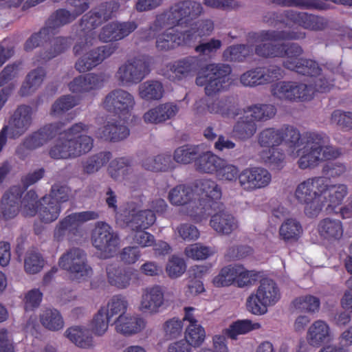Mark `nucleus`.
I'll return each mask as SVG.
<instances>
[{
	"label": "nucleus",
	"instance_id": "1",
	"mask_svg": "<svg viewBox=\"0 0 352 352\" xmlns=\"http://www.w3.org/2000/svg\"><path fill=\"white\" fill-rule=\"evenodd\" d=\"M305 37L302 32L263 31L255 37V52L264 57H285L284 66L297 73L313 78L314 87L297 82L281 81L272 85V94L280 99L307 100L311 98L314 91L326 92L333 86L330 79L333 72L327 68L321 69L313 60L301 58L303 50L296 43L286 45L279 43Z\"/></svg>",
	"mask_w": 352,
	"mask_h": 352
},
{
	"label": "nucleus",
	"instance_id": "2",
	"mask_svg": "<svg viewBox=\"0 0 352 352\" xmlns=\"http://www.w3.org/2000/svg\"><path fill=\"white\" fill-rule=\"evenodd\" d=\"M119 8L116 2H109L83 16L80 24L79 40L74 47L76 55L83 54L76 63V69L81 73L88 72L110 56L115 48L105 45L94 50L89 48L97 41L94 30L103 21L107 20Z\"/></svg>",
	"mask_w": 352,
	"mask_h": 352
},
{
	"label": "nucleus",
	"instance_id": "3",
	"mask_svg": "<svg viewBox=\"0 0 352 352\" xmlns=\"http://www.w3.org/2000/svg\"><path fill=\"white\" fill-rule=\"evenodd\" d=\"M202 12L203 8L199 3L184 1L175 3L168 10L158 15L151 30L154 32L161 28L168 30L157 36V50L168 51L179 45H189L191 38L186 36L185 31L179 32L173 28L187 25L193 18L199 16Z\"/></svg>",
	"mask_w": 352,
	"mask_h": 352
},
{
	"label": "nucleus",
	"instance_id": "4",
	"mask_svg": "<svg viewBox=\"0 0 352 352\" xmlns=\"http://www.w3.org/2000/svg\"><path fill=\"white\" fill-rule=\"evenodd\" d=\"M299 140V131L292 126L265 129L259 133L258 142L267 149L258 153L259 160L272 168L280 169L284 166L285 155L276 147L284 142L288 148H296Z\"/></svg>",
	"mask_w": 352,
	"mask_h": 352
},
{
	"label": "nucleus",
	"instance_id": "5",
	"mask_svg": "<svg viewBox=\"0 0 352 352\" xmlns=\"http://www.w3.org/2000/svg\"><path fill=\"white\" fill-rule=\"evenodd\" d=\"M287 154L292 157H299L298 166L300 169L314 168L324 160L338 157L340 151L329 145V140L324 134L309 133L306 138L298 140V146L289 148Z\"/></svg>",
	"mask_w": 352,
	"mask_h": 352
},
{
	"label": "nucleus",
	"instance_id": "6",
	"mask_svg": "<svg viewBox=\"0 0 352 352\" xmlns=\"http://www.w3.org/2000/svg\"><path fill=\"white\" fill-rule=\"evenodd\" d=\"M91 126L79 122L74 124L50 149V155L55 159L74 158L89 152L94 140L87 135Z\"/></svg>",
	"mask_w": 352,
	"mask_h": 352
},
{
	"label": "nucleus",
	"instance_id": "7",
	"mask_svg": "<svg viewBox=\"0 0 352 352\" xmlns=\"http://www.w3.org/2000/svg\"><path fill=\"white\" fill-rule=\"evenodd\" d=\"M195 194L201 193L197 199L196 209L194 207L189 211L188 214L195 222H201L208 218L214 211L219 210L222 206L220 201L222 192L217 182L211 179L197 180L195 186Z\"/></svg>",
	"mask_w": 352,
	"mask_h": 352
},
{
	"label": "nucleus",
	"instance_id": "8",
	"mask_svg": "<svg viewBox=\"0 0 352 352\" xmlns=\"http://www.w3.org/2000/svg\"><path fill=\"white\" fill-rule=\"evenodd\" d=\"M327 186L328 179L323 177L309 178L297 186L295 197L305 205V212L307 216L316 217L322 210V198Z\"/></svg>",
	"mask_w": 352,
	"mask_h": 352
},
{
	"label": "nucleus",
	"instance_id": "9",
	"mask_svg": "<svg viewBox=\"0 0 352 352\" xmlns=\"http://www.w3.org/2000/svg\"><path fill=\"white\" fill-rule=\"evenodd\" d=\"M281 293L277 284L272 279L261 281L256 290L246 300L247 309L254 315L261 316L268 308L275 305L280 299Z\"/></svg>",
	"mask_w": 352,
	"mask_h": 352
},
{
	"label": "nucleus",
	"instance_id": "10",
	"mask_svg": "<svg viewBox=\"0 0 352 352\" xmlns=\"http://www.w3.org/2000/svg\"><path fill=\"white\" fill-rule=\"evenodd\" d=\"M230 67L226 65H208L199 72L196 78L198 86H204L207 96H214L228 89L230 85Z\"/></svg>",
	"mask_w": 352,
	"mask_h": 352
},
{
	"label": "nucleus",
	"instance_id": "11",
	"mask_svg": "<svg viewBox=\"0 0 352 352\" xmlns=\"http://www.w3.org/2000/svg\"><path fill=\"white\" fill-rule=\"evenodd\" d=\"M156 220L155 214L151 210H140L133 213L130 218L124 219L122 214H118L117 221L120 223L123 222L135 232L133 236V242L145 248L154 244V236L144 231L151 227Z\"/></svg>",
	"mask_w": 352,
	"mask_h": 352
},
{
	"label": "nucleus",
	"instance_id": "12",
	"mask_svg": "<svg viewBox=\"0 0 352 352\" xmlns=\"http://www.w3.org/2000/svg\"><path fill=\"white\" fill-rule=\"evenodd\" d=\"M93 245L100 252V256L107 258L112 256L120 245V239L111 227L102 221L96 224L91 234Z\"/></svg>",
	"mask_w": 352,
	"mask_h": 352
},
{
	"label": "nucleus",
	"instance_id": "13",
	"mask_svg": "<svg viewBox=\"0 0 352 352\" xmlns=\"http://www.w3.org/2000/svg\"><path fill=\"white\" fill-rule=\"evenodd\" d=\"M135 105L134 96L129 91L116 89L109 92L104 98L103 108L122 120L128 119Z\"/></svg>",
	"mask_w": 352,
	"mask_h": 352
},
{
	"label": "nucleus",
	"instance_id": "14",
	"mask_svg": "<svg viewBox=\"0 0 352 352\" xmlns=\"http://www.w3.org/2000/svg\"><path fill=\"white\" fill-rule=\"evenodd\" d=\"M58 265L77 280L85 279L92 273L87 264L85 252L78 248L70 249L64 253L59 258Z\"/></svg>",
	"mask_w": 352,
	"mask_h": 352
},
{
	"label": "nucleus",
	"instance_id": "15",
	"mask_svg": "<svg viewBox=\"0 0 352 352\" xmlns=\"http://www.w3.org/2000/svg\"><path fill=\"white\" fill-rule=\"evenodd\" d=\"M283 77V71L280 67L270 65L247 71L241 76L240 82L243 86L254 87L270 84Z\"/></svg>",
	"mask_w": 352,
	"mask_h": 352
},
{
	"label": "nucleus",
	"instance_id": "16",
	"mask_svg": "<svg viewBox=\"0 0 352 352\" xmlns=\"http://www.w3.org/2000/svg\"><path fill=\"white\" fill-rule=\"evenodd\" d=\"M147 74V66L144 60L134 58L120 65L115 77L121 85L129 86L138 83Z\"/></svg>",
	"mask_w": 352,
	"mask_h": 352
},
{
	"label": "nucleus",
	"instance_id": "17",
	"mask_svg": "<svg viewBox=\"0 0 352 352\" xmlns=\"http://www.w3.org/2000/svg\"><path fill=\"white\" fill-rule=\"evenodd\" d=\"M165 304L164 289L160 285H153L142 289L138 309L144 314L155 315Z\"/></svg>",
	"mask_w": 352,
	"mask_h": 352
},
{
	"label": "nucleus",
	"instance_id": "18",
	"mask_svg": "<svg viewBox=\"0 0 352 352\" xmlns=\"http://www.w3.org/2000/svg\"><path fill=\"white\" fill-rule=\"evenodd\" d=\"M271 181V173L262 167L246 168L240 173L239 176L240 186L248 191L265 188Z\"/></svg>",
	"mask_w": 352,
	"mask_h": 352
},
{
	"label": "nucleus",
	"instance_id": "19",
	"mask_svg": "<svg viewBox=\"0 0 352 352\" xmlns=\"http://www.w3.org/2000/svg\"><path fill=\"white\" fill-rule=\"evenodd\" d=\"M280 18L277 19L284 24L285 28H292L294 25H299L305 29L320 30L322 29L326 23L322 17L309 14L306 12H296L293 10L287 11L284 15L276 16Z\"/></svg>",
	"mask_w": 352,
	"mask_h": 352
},
{
	"label": "nucleus",
	"instance_id": "20",
	"mask_svg": "<svg viewBox=\"0 0 352 352\" xmlns=\"http://www.w3.org/2000/svg\"><path fill=\"white\" fill-rule=\"evenodd\" d=\"M98 217L97 212L85 211L76 212L68 215L63 219L54 230V237L60 240L67 234H76L80 227L85 222L96 219Z\"/></svg>",
	"mask_w": 352,
	"mask_h": 352
},
{
	"label": "nucleus",
	"instance_id": "21",
	"mask_svg": "<svg viewBox=\"0 0 352 352\" xmlns=\"http://www.w3.org/2000/svg\"><path fill=\"white\" fill-rule=\"evenodd\" d=\"M106 76L102 74L90 73L75 78L69 85V89L77 94H93L100 89L107 80Z\"/></svg>",
	"mask_w": 352,
	"mask_h": 352
},
{
	"label": "nucleus",
	"instance_id": "22",
	"mask_svg": "<svg viewBox=\"0 0 352 352\" xmlns=\"http://www.w3.org/2000/svg\"><path fill=\"white\" fill-rule=\"evenodd\" d=\"M60 130V127L56 124L45 126L26 137L23 142L18 147L16 153L21 157H24L27 151H32L43 146Z\"/></svg>",
	"mask_w": 352,
	"mask_h": 352
},
{
	"label": "nucleus",
	"instance_id": "23",
	"mask_svg": "<svg viewBox=\"0 0 352 352\" xmlns=\"http://www.w3.org/2000/svg\"><path fill=\"white\" fill-rule=\"evenodd\" d=\"M32 109L30 107H19L10 117L3 129L8 132L11 138H16L23 134L30 126L32 120Z\"/></svg>",
	"mask_w": 352,
	"mask_h": 352
},
{
	"label": "nucleus",
	"instance_id": "24",
	"mask_svg": "<svg viewBox=\"0 0 352 352\" xmlns=\"http://www.w3.org/2000/svg\"><path fill=\"white\" fill-rule=\"evenodd\" d=\"M334 335L330 325L323 320H316L308 327L306 333L307 344L315 348L331 342Z\"/></svg>",
	"mask_w": 352,
	"mask_h": 352
},
{
	"label": "nucleus",
	"instance_id": "25",
	"mask_svg": "<svg viewBox=\"0 0 352 352\" xmlns=\"http://www.w3.org/2000/svg\"><path fill=\"white\" fill-rule=\"evenodd\" d=\"M108 283L119 289H124L129 287L133 279H137L138 274L133 268H121L117 264H109L107 269Z\"/></svg>",
	"mask_w": 352,
	"mask_h": 352
},
{
	"label": "nucleus",
	"instance_id": "26",
	"mask_svg": "<svg viewBox=\"0 0 352 352\" xmlns=\"http://www.w3.org/2000/svg\"><path fill=\"white\" fill-rule=\"evenodd\" d=\"M195 192L193 187L188 185H177L168 192V200L173 206H186V213L189 216L188 212L194 207L196 209V204H198L195 197Z\"/></svg>",
	"mask_w": 352,
	"mask_h": 352
},
{
	"label": "nucleus",
	"instance_id": "27",
	"mask_svg": "<svg viewBox=\"0 0 352 352\" xmlns=\"http://www.w3.org/2000/svg\"><path fill=\"white\" fill-rule=\"evenodd\" d=\"M23 190L20 186H13L3 196L0 204V217L9 220L14 218L19 212L18 201Z\"/></svg>",
	"mask_w": 352,
	"mask_h": 352
},
{
	"label": "nucleus",
	"instance_id": "28",
	"mask_svg": "<svg viewBox=\"0 0 352 352\" xmlns=\"http://www.w3.org/2000/svg\"><path fill=\"white\" fill-rule=\"evenodd\" d=\"M146 320L140 316L130 314H122L114 321L116 331L124 336H131L140 332L146 327Z\"/></svg>",
	"mask_w": 352,
	"mask_h": 352
},
{
	"label": "nucleus",
	"instance_id": "29",
	"mask_svg": "<svg viewBox=\"0 0 352 352\" xmlns=\"http://www.w3.org/2000/svg\"><path fill=\"white\" fill-rule=\"evenodd\" d=\"M129 129L124 123H118L114 120H107L96 132V137L109 141H120L126 138Z\"/></svg>",
	"mask_w": 352,
	"mask_h": 352
},
{
	"label": "nucleus",
	"instance_id": "30",
	"mask_svg": "<svg viewBox=\"0 0 352 352\" xmlns=\"http://www.w3.org/2000/svg\"><path fill=\"white\" fill-rule=\"evenodd\" d=\"M221 209L212 215L210 225L217 233L228 235L237 228L238 222L232 214Z\"/></svg>",
	"mask_w": 352,
	"mask_h": 352
},
{
	"label": "nucleus",
	"instance_id": "31",
	"mask_svg": "<svg viewBox=\"0 0 352 352\" xmlns=\"http://www.w3.org/2000/svg\"><path fill=\"white\" fill-rule=\"evenodd\" d=\"M276 113L274 105L268 104H255L249 105L243 109L245 118H250L254 122H265L272 119Z\"/></svg>",
	"mask_w": 352,
	"mask_h": 352
},
{
	"label": "nucleus",
	"instance_id": "32",
	"mask_svg": "<svg viewBox=\"0 0 352 352\" xmlns=\"http://www.w3.org/2000/svg\"><path fill=\"white\" fill-rule=\"evenodd\" d=\"M106 202L108 206L113 210L116 212V218L117 219L118 214H122V218L126 219L130 218L133 213L137 212L140 210L143 205V197L136 198L129 201L122 212H118L117 208V199L115 192L109 189L106 192Z\"/></svg>",
	"mask_w": 352,
	"mask_h": 352
},
{
	"label": "nucleus",
	"instance_id": "33",
	"mask_svg": "<svg viewBox=\"0 0 352 352\" xmlns=\"http://www.w3.org/2000/svg\"><path fill=\"white\" fill-rule=\"evenodd\" d=\"M347 192V187L344 184L329 186L328 184L327 189L322 195V204L324 205V201L326 200L328 203L327 210L337 212L336 208L342 204Z\"/></svg>",
	"mask_w": 352,
	"mask_h": 352
},
{
	"label": "nucleus",
	"instance_id": "34",
	"mask_svg": "<svg viewBox=\"0 0 352 352\" xmlns=\"http://www.w3.org/2000/svg\"><path fill=\"white\" fill-rule=\"evenodd\" d=\"M222 160V158L218 157L212 152H204L201 148V153L198 155L195 166L197 170L201 173L215 175Z\"/></svg>",
	"mask_w": 352,
	"mask_h": 352
},
{
	"label": "nucleus",
	"instance_id": "35",
	"mask_svg": "<svg viewBox=\"0 0 352 352\" xmlns=\"http://www.w3.org/2000/svg\"><path fill=\"white\" fill-rule=\"evenodd\" d=\"M200 59L197 56H188L175 61L170 67L171 71L178 78H186L193 74L200 67Z\"/></svg>",
	"mask_w": 352,
	"mask_h": 352
},
{
	"label": "nucleus",
	"instance_id": "36",
	"mask_svg": "<svg viewBox=\"0 0 352 352\" xmlns=\"http://www.w3.org/2000/svg\"><path fill=\"white\" fill-rule=\"evenodd\" d=\"M208 110L211 113L219 114L223 117L234 118L239 114V109L236 107L232 97H226L215 100L207 105Z\"/></svg>",
	"mask_w": 352,
	"mask_h": 352
},
{
	"label": "nucleus",
	"instance_id": "37",
	"mask_svg": "<svg viewBox=\"0 0 352 352\" xmlns=\"http://www.w3.org/2000/svg\"><path fill=\"white\" fill-rule=\"evenodd\" d=\"M64 334L69 341L78 347L87 349L94 346L93 337L88 334L87 329L84 327H71Z\"/></svg>",
	"mask_w": 352,
	"mask_h": 352
},
{
	"label": "nucleus",
	"instance_id": "38",
	"mask_svg": "<svg viewBox=\"0 0 352 352\" xmlns=\"http://www.w3.org/2000/svg\"><path fill=\"white\" fill-rule=\"evenodd\" d=\"M45 77V71L43 67H38L30 71L21 87V94L28 96L34 93L41 85Z\"/></svg>",
	"mask_w": 352,
	"mask_h": 352
},
{
	"label": "nucleus",
	"instance_id": "39",
	"mask_svg": "<svg viewBox=\"0 0 352 352\" xmlns=\"http://www.w3.org/2000/svg\"><path fill=\"white\" fill-rule=\"evenodd\" d=\"M318 230L320 236L328 240H338L343 234L342 224L339 220L324 219L318 224Z\"/></svg>",
	"mask_w": 352,
	"mask_h": 352
},
{
	"label": "nucleus",
	"instance_id": "40",
	"mask_svg": "<svg viewBox=\"0 0 352 352\" xmlns=\"http://www.w3.org/2000/svg\"><path fill=\"white\" fill-rule=\"evenodd\" d=\"M260 328L261 324L258 322L250 320H239L232 323L223 331V333L228 338L236 340L239 335H243Z\"/></svg>",
	"mask_w": 352,
	"mask_h": 352
},
{
	"label": "nucleus",
	"instance_id": "41",
	"mask_svg": "<svg viewBox=\"0 0 352 352\" xmlns=\"http://www.w3.org/2000/svg\"><path fill=\"white\" fill-rule=\"evenodd\" d=\"M206 332L199 324L188 325L184 331V341L190 348L201 346L206 341Z\"/></svg>",
	"mask_w": 352,
	"mask_h": 352
},
{
	"label": "nucleus",
	"instance_id": "42",
	"mask_svg": "<svg viewBox=\"0 0 352 352\" xmlns=\"http://www.w3.org/2000/svg\"><path fill=\"white\" fill-rule=\"evenodd\" d=\"M193 19L187 25H184L185 27H190L188 30H185L186 36L191 38L189 41V45L196 41L199 38L209 35L214 29L213 22L210 20L198 21L195 24H192L191 22Z\"/></svg>",
	"mask_w": 352,
	"mask_h": 352
},
{
	"label": "nucleus",
	"instance_id": "43",
	"mask_svg": "<svg viewBox=\"0 0 352 352\" xmlns=\"http://www.w3.org/2000/svg\"><path fill=\"white\" fill-rule=\"evenodd\" d=\"M140 97L144 100H157L162 98L164 87L157 80H148L139 86Z\"/></svg>",
	"mask_w": 352,
	"mask_h": 352
},
{
	"label": "nucleus",
	"instance_id": "44",
	"mask_svg": "<svg viewBox=\"0 0 352 352\" xmlns=\"http://www.w3.org/2000/svg\"><path fill=\"white\" fill-rule=\"evenodd\" d=\"M108 171L112 178L119 181L128 179L132 173L129 160L125 157L112 160L109 164Z\"/></svg>",
	"mask_w": 352,
	"mask_h": 352
},
{
	"label": "nucleus",
	"instance_id": "45",
	"mask_svg": "<svg viewBox=\"0 0 352 352\" xmlns=\"http://www.w3.org/2000/svg\"><path fill=\"white\" fill-rule=\"evenodd\" d=\"M60 212V206L50 199L48 197H43L40 202L38 215L42 221L50 223L55 221Z\"/></svg>",
	"mask_w": 352,
	"mask_h": 352
},
{
	"label": "nucleus",
	"instance_id": "46",
	"mask_svg": "<svg viewBox=\"0 0 352 352\" xmlns=\"http://www.w3.org/2000/svg\"><path fill=\"white\" fill-rule=\"evenodd\" d=\"M201 153L199 145H184L175 149L173 159L175 162L182 164H188L197 160L198 155Z\"/></svg>",
	"mask_w": 352,
	"mask_h": 352
},
{
	"label": "nucleus",
	"instance_id": "47",
	"mask_svg": "<svg viewBox=\"0 0 352 352\" xmlns=\"http://www.w3.org/2000/svg\"><path fill=\"white\" fill-rule=\"evenodd\" d=\"M42 325L48 330L56 331L64 327V320L60 313L55 309H46L40 316Z\"/></svg>",
	"mask_w": 352,
	"mask_h": 352
},
{
	"label": "nucleus",
	"instance_id": "48",
	"mask_svg": "<svg viewBox=\"0 0 352 352\" xmlns=\"http://www.w3.org/2000/svg\"><path fill=\"white\" fill-rule=\"evenodd\" d=\"M302 232L301 225L293 218L284 221L279 228L280 237L285 241L298 240Z\"/></svg>",
	"mask_w": 352,
	"mask_h": 352
},
{
	"label": "nucleus",
	"instance_id": "49",
	"mask_svg": "<svg viewBox=\"0 0 352 352\" xmlns=\"http://www.w3.org/2000/svg\"><path fill=\"white\" fill-rule=\"evenodd\" d=\"M143 166L146 169L153 171H166L175 168L170 156L165 154L148 157L143 162Z\"/></svg>",
	"mask_w": 352,
	"mask_h": 352
},
{
	"label": "nucleus",
	"instance_id": "50",
	"mask_svg": "<svg viewBox=\"0 0 352 352\" xmlns=\"http://www.w3.org/2000/svg\"><path fill=\"white\" fill-rule=\"evenodd\" d=\"M129 302L125 296L115 295L108 301L105 308L107 318L111 319L114 316L126 314Z\"/></svg>",
	"mask_w": 352,
	"mask_h": 352
},
{
	"label": "nucleus",
	"instance_id": "51",
	"mask_svg": "<svg viewBox=\"0 0 352 352\" xmlns=\"http://www.w3.org/2000/svg\"><path fill=\"white\" fill-rule=\"evenodd\" d=\"M294 308L299 311L315 314L320 309V301L312 295L300 296L293 301Z\"/></svg>",
	"mask_w": 352,
	"mask_h": 352
},
{
	"label": "nucleus",
	"instance_id": "52",
	"mask_svg": "<svg viewBox=\"0 0 352 352\" xmlns=\"http://www.w3.org/2000/svg\"><path fill=\"white\" fill-rule=\"evenodd\" d=\"M110 320L105 314V307H101L89 322L90 331L96 336H102L108 330Z\"/></svg>",
	"mask_w": 352,
	"mask_h": 352
},
{
	"label": "nucleus",
	"instance_id": "53",
	"mask_svg": "<svg viewBox=\"0 0 352 352\" xmlns=\"http://www.w3.org/2000/svg\"><path fill=\"white\" fill-rule=\"evenodd\" d=\"M257 129L255 122L250 118H245V114L240 117L233 128L234 135L240 139H248L254 135Z\"/></svg>",
	"mask_w": 352,
	"mask_h": 352
},
{
	"label": "nucleus",
	"instance_id": "54",
	"mask_svg": "<svg viewBox=\"0 0 352 352\" xmlns=\"http://www.w3.org/2000/svg\"><path fill=\"white\" fill-rule=\"evenodd\" d=\"M258 272L255 270H248L243 265H235L234 283L239 287L251 286L257 280Z\"/></svg>",
	"mask_w": 352,
	"mask_h": 352
},
{
	"label": "nucleus",
	"instance_id": "55",
	"mask_svg": "<svg viewBox=\"0 0 352 352\" xmlns=\"http://www.w3.org/2000/svg\"><path fill=\"white\" fill-rule=\"evenodd\" d=\"M235 265H228L220 270L214 276L212 283L216 287H228L234 283Z\"/></svg>",
	"mask_w": 352,
	"mask_h": 352
},
{
	"label": "nucleus",
	"instance_id": "56",
	"mask_svg": "<svg viewBox=\"0 0 352 352\" xmlns=\"http://www.w3.org/2000/svg\"><path fill=\"white\" fill-rule=\"evenodd\" d=\"M44 266V260L39 252L30 250L26 252L24 259V269L28 274L39 272Z\"/></svg>",
	"mask_w": 352,
	"mask_h": 352
},
{
	"label": "nucleus",
	"instance_id": "57",
	"mask_svg": "<svg viewBox=\"0 0 352 352\" xmlns=\"http://www.w3.org/2000/svg\"><path fill=\"white\" fill-rule=\"evenodd\" d=\"M37 198L36 193L33 190L28 192L22 198L19 210L23 216L32 217L38 212Z\"/></svg>",
	"mask_w": 352,
	"mask_h": 352
},
{
	"label": "nucleus",
	"instance_id": "58",
	"mask_svg": "<svg viewBox=\"0 0 352 352\" xmlns=\"http://www.w3.org/2000/svg\"><path fill=\"white\" fill-rule=\"evenodd\" d=\"M214 250L200 243H196L185 248V255L193 260H204L214 254Z\"/></svg>",
	"mask_w": 352,
	"mask_h": 352
},
{
	"label": "nucleus",
	"instance_id": "59",
	"mask_svg": "<svg viewBox=\"0 0 352 352\" xmlns=\"http://www.w3.org/2000/svg\"><path fill=\"white\" fill-rule=\"evenodd\" d=\"M111 154L102 152L89 157L83 164L84 170L87 173H94L100 170L109 160Z\"/></svg>",
	"mask_w": 352,
	"mask_h": 352
},
{
	"label": "nucleus",
	"instance_id": "60",
	"mask_svg": "<svg viewBox=\"0 0 352 352\" xmlns=\"http://www.w3.org/2000/svg\"><path fill=\"white\" fill-rule=\"evenodd\" d=\"M239 170L236 166L229 164L224 160H222L215 175L219 180L233 182L237 177L239 178Z\"/></svg>",
	"mask_w": 352,
	"mask_h": 352
},
{
	"label": "nucleus",
	"instance_id": "61",
	"mask_svg": "<svg viewBox=\"0 0 352 352\" xmlns=\"http://www.w3.org/2000/svg\"><path fill=\"white\" fill-rule=\"evenodd\" d=\"M252 52V49L245 45H233L226 49L223 57L227 60L241 61Z\"/></svg>",
	"mask_w": 352,
	"mask_h": 352
},
{
	"label": "nucleus",
	"instance_id": "62",
	"mask_svg": "<svg viewBox=\"0 0 352 352\" xmlns=\"http://www.w3.org/2000/svg\"><path fill=\"white\" fill-rule=\"evenodd\" d=\"M78 104V100L74 96H65L61 97L52 105V113L55 116H59Z\"/></svg>",
	"mask_w": 352,
	"mask_h": 352
},
{
	"label": "nucleus",
	"instance_id": "63",
	"mask_svg": "<svg viewBox=\"0 0 352 352\" xmlns=\"http://www.w3.org/2000/svg\"><path fill=\"white\" fill-rule=\"evenodd\" d=\"M166 272L171 278L181 276L186 271V264L183 258L172 256L166 265Z\"/></svg>",
	"mask_w": 352,
	"mask_h": 352
},
{
	"label": "nucleus",
	"instance_id": "64",
	"mask_svg": "<svg viewBox=\"0 0 352 352\" xmlns=\"http://www.w3.org/2000/svg\"><path fill=\"white\" fill-rule=\"evenodd\" d=\"M164 336L167 339H173L179 336L182 332L183 324L178 318H171L163 325Z\"/></svg>",
	"mask_w": 352,
	"mask_h": 352
}]
</instances>
